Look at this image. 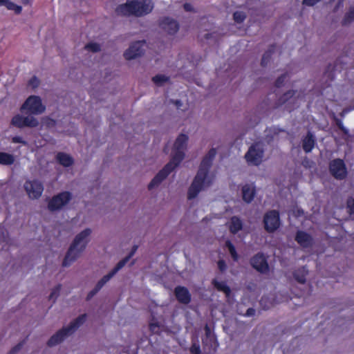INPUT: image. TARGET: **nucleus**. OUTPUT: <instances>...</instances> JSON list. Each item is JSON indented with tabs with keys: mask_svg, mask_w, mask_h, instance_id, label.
Returning a JSON list of instances; mask_svg holds the SVG:
<instances>
[{
	"mask_svg": "<svg viewBox=\"0 0 354 354\" xmlns=\"http://www.w3.org/2000/svg\"><path fill=\"white\" fill-rule=\"evenodd\" d=\"M216 154V149L212 148L203 158L198 171L189 187L187 192L189 200L195 198L204 186L209 187L212 184V180L207 178Z\"/></svg>",
	"mask_w": 354,
	"mask_h": 354,
	"instance_id": "1",
	"label": "nucleus"
},
{
	"mask_svg": "<svg viewBox=\"0 0 354 354\" xmlns=\"http://www.w3.org/2000/svg\"><path fill=\"white\" fill-rule=\"evenodd\" d=\"M152 9L151 0H127L125 3L119 5L115 12L122 16L142 17L149 13Z\"/></svg>",
	"mask_w": 354,
	"mask_h": 354,
	"instance_id": "2",
	"label": "nucleus"
},
{
	"mask_svg": "<svg viewBox=\"0 0 354 354\" xmlns=\"http://www.w3.org/2000/svg\"><path fill=\"white\" fill-rule=\"evenodd\" d=\"M91 233V229L86 228L75 236L63 260L62 266H69L79 257L86 248L88 242L87 239Z\"/></svg>",
	"mask_w": 354,
	"mask_h": 354,
	"instance_id": "3",
	"label": "nucleus"
},
{
	"mask_svg": "<svg viewBox=\"0 0 354 354\" xmlns=\"http://www.w3.org/2000/svg\"><path fill=\"white\" fill-rule=\"evenodd\" d=\"M184 157L185 151L183 150H174L170 161L158 171L148 185L149 190L158 186L180 164Z\"/></svg>",
	"mask_w": 354,
	"mask_h": 354,
	"instance_id": "4",
	"label": "nucleus"
},
{
	"mask_svg": "<svg viewBox=\"0 0 354 354\" xmlns=\"http://www.w3.org/2000/svg\"><path fill=\"white\" fill-rule=\"evenodd\" d=\"M86 319V314L79 315L76 319L73 320L68 326L63 327L59 330L55 334L52 335L47 342L49 347L56 346L62 342L66 337L73 334L78 328H80Z\"/></svg>",
	"mask_w": 354,
	"mask_h": 354,
	"instance_id": "5",
	"label": "nucleus"
},
{
	"mask_svg": "<svg viewBox=\"0 0 354 354\" xmlns=\"http://www.w3.org/2000/svg\"><path fill=\"white\" fill-rule=\"evenodd\" d=\"M21 111H27L28 113L39 115L43 113L46 107L42 104L41 98L37 95L28 97L20 108Z\"/></svg>",
	"mask_w": 354,
	"mask_h": 354,
	"instance_id": "6",
	"label": "nucleus"
},
{
	"mask_svg": "<svg viewBox=\"0 0 354 354\" xmlns=\"http://www.w3.org/2000/svg\"><path fill=\"white\" fill-rule=\"evenodd\" d=\"M72 199V194L68 191L62 192L53 196L48 203V209L50 212L62 209Z\"/></svg>",
	"mask_w": 354,
	"mask_h": 354,
	"instance_id": "7",
	"label": "nucleus"
},
{
	"mask_svg": "<svg viewBox=\"0 0 354 354\" xmlns=\"http://www.w3.org/2000/svg\"><path fill=\"white\" fill-rule=\"evenodd\" d=\"M263 225L265 230L268 233L274 232L280 226V215L277 210H269L264 214Z\"/></svg>",
	"mask_w": 354,
	"mask_h": 354,
	"instance_id": "8",
	"label": "nucleus"
},
{
	"mask_svg": "<svg viewBox=\"0 0 354 354\" xmlns=\"http://www.w3.org/2000/svg\"><path fill=\"white\" fill-rule=\"evenodd\" d=\"M264 150L259 143L252 144L245 155L249 165L259 166L262 162Z\"/></svg>",
	"mask_w": 354,
	"mask_h": 354,
	"instance_id": "9",
	"label": "nucleus"
},
{
	"mask_svg": "<svg viewBox=\"0 0 354 354\" xmlns=\"http://www.w3.org/2000/svg\"><path fill=\"white\" fill-rule=\"evenodd\" d=\"M330 174L337 180H344L346 178L348 171L344 161L340 158H335L329 163Z\"/></svg>",
	"mask_w": 354,
	"mask_h": 354,
	"instance_id": "10",
	"label": "nucleus"
},
{
	"mask_svg": "<svg viewBox=\"0 0 354 354\" xmlns=\"http://www.w3.org/2000/svg\"><path fill=\"white\" fill-rule=\"evenodd\" d=\"M10 124L19 129L24 127L35 128L38 127L39 121L33 116H23L17 114L12 117Z\"/></svg>",
	"mask_w": 354,
	"mask_h": 354,
	"instance_id": "11",
	"label": "nucleus"
},
{
	"mask_svg": "<svg viewBox=\"0 0 354 354\" xmlns=\"http://www.w3.org/2000/svg\"><path fill=\"white\" fill-rule=\"evenodd\" d=\"M251 266L257 272L261 274H266L270 270L267 257L261 252H259L254 254L250 260Z\"/></svg>",
	"mask_w": 354,
	"mask_h": 354,
	"instance_id": "12",
	"label": "nucleus"
},
{
	"mask_svg": "<svg viewBox=\"0 0 354 354\" xmlns=\"http://www.w3.org/2000/svg\"><path fill=\"white\" fill-rule=\"evenodd\" d=\"M24 189L30 198L37 199L43 193L44 186L37 180H27L24 184Z\"/></svg>",
	"mask_w": 354,
	"mask_h": 354,
	"instance_id": "13",
	"label": "nucleus"
},
{
	"mask_svg": "<svg viewBox=\"0 0 354 354\" xmlns=\"http://www.w3.org/2000/svg\"><path fill=\"white\" fill-rule=\"evenodd\" d=\"M145 41H137L132 43L124 53V57L127 60H131L144 54Z\"/></svg>",
	"mask_w": 354,
	"mask_h": 354,
	"instance_id": "14",
	"label": "nucleus"
},
{
	"mask_svg": "<svg viewBox=\"0 0 354 354\" xmlns=\"http://www.w3.org/2000/svg\"><path fill=\"white\" fill-rule=\"evenodd\" d=\"M159 25L162 29L171 35H175L179 30L178 21L168 17L162 18L160 21Z\"/></svg>",
	"mask_w": 354,
	"mask_h": 354,
	"instance_id": "15",
	"label": "nucleus"
},
{
	"mask_svg": "<svg viewBox=\"0 0 354 354\" xmlns=\"http://www.w3.org/2000/svg\"><path fill=\"white\" fill-rule=\"evenodd\" d=\"M295 240L302 248H311L314 244L313 236L303 230H298L296 232Z\"/></svg>",
	"mask_w": 354,
	"mask_h": 354,
	"instance_id": "16",
	"label": "nucleus"
},
{
	"mask_svg": "<svg viewBox=\"0 0 354 354\" xmlns=\"http://www.w3.org/2000/svg\"><path fill=\"white\" fill-rule=\"evenodd\" d=\"M174 295L178 302L183 304H188L192 300V295L185 286H176L174 289Z\"/></svg>",
	"mask_w": 354,
	"mask_h": 354,
	"instance_id": "17",
	"label": "nucleus"
},
{
	"mask_svg": "<svg viewBox=\"0 0 354 354\" xmlns=\"http://www.w3.org/2000/svg\"><path fill=\"white\" fill-rule=\"evenodd\" d=\"M203 348L207 354H214L218 346L216 337L202 338Z\"/></svg>",
	"mask_w": 354,
	"mask_h": 354,
	"instance_id": "18",
	"label": "nucleus"
},
{
	"mask_svg": "<svg viewBox=\"0 0 354 354\" xmlns=\"http://www.w3.org/2000/svg\"><path fill=\"white\" fill-rule=\"evenodd\" d=\"M114 275L109 272L98 281L95 288L86 295V300L90 301Z\"/></svg>",
	"mask_w": 354,
	"mask_h": 354,
	"instance_id": "19",
	"label": "nucleus"
},
{
	"mask_svg": "<svg viewBox=\"0 0 354 354\" xmlns=\"http://www.w3.org/2000/svg\"><path fill=\"white\" fill-rule=\"evenodd\" d=\"M256 194L255 187L246 184L242 187L243 200L247 203H251Z\"/></svg>",
	"mask_w": 354,
	"mask_h": 354,
	"instance_id": "20",
	"label": "nucleus"
},
{
	"mask_svg": "<svg viewBox=\"0 0 354 354\" xmlns=\"http://www.w3.org/2000/svg\"><path fill=\"white\" fill-rule=\"evenodd\" d=\"M243 228V222L241 218L236 216H233L230 218L229 230L233 234H236Z\"/></svg>",
	"mask_w": 354,
	"mask_h": 354,
	"instance_id": "21",
	"label": "nucleus"
},
{
	"mask_svg": "<svg viewBox=\"0 0 354 354\" xmlns=\"http://www.w3.org/2000/svg\"><path fill=\"white\" fill-rule=\"evenodd\" d=\"M315 140L313 135L308 132L302 140V147L306 153H310L315 147Z\"/></svg>",
	"mask_w": 354,
	"mask_h": 354,
	"instance_id": "22",
	"label": "nucleus"
},
{
	"mask_svg": "<svg viewBox=\"0 0 354 354\" xmlns=\"http://www.w3.org/2000/svg\"><path fill=\"white\" fill-rule=\"evenodd\" d=\"M56 159L61 165L65 167H71L74 162L73 158L70 155L64 152L57 153Z\"/></svg>",
	"mask_w": 354,
	"mask_h": 354,
	"instance_id": "23",
	"label": "nucleus"
},
{
	"mask_svg": "<svg viewBox=\"0 0 354 354\" xmlns=\"http://www.w3.org/2000/svg\"><path fill=\"white\" fill-rule=\"evenodd\" d=\"M212 284L218 291L225 293L226 297L230 295L231 289L225 281H218L217 279H214L212 281Z\"/></svg>",
	"mask_w": 354,
	"mask_h": 354,
	"instance_id": "24",
	"label": "nucleus"
},
{
	"mask_svg": "<svg viewBox=\"0 0 354 354\" xmlns=\"http://www.w3.org/2000/svg\"><path fill=\"white\" fill-rule=\"evenodd\" d=\"M188 141V136L184 133H180L174 142V150H183L186 149L187 143Z\"/></svg>",
	"mask_w": 354,
	"mask_h": 354,
	"instance_id": "25",
	"label": "nucleus"
},
{
	"mask_svg": "<svg viewBox=\"0 0 354 354\" xmlns=\"http://www.w3.org/2000/svg\"><path fill=\"white\" fill-rule=\"evenodd\" d=\"M297 91L289 90L284 93L275 103V108H278L285 104L290 98H292L296 93Z\"/></svg>",
	"mask_w": 354,
	"mask_h": 354,
	"instance_id": "26",
	"label": "nucleus"
},
{
	"mask_svg": "<svg viewBox=\"0 0 354 354\" xmlns=\"http://www.w3.org/2000/svg\"><path fill=\"white\" fill-rule=\"evenodd\" d=\"M133 252H130L129 254L120 260L116 266L110 271L112 274L115 275L120 270H121L130 260V259L134 255Z\"/></svg>",
	"mask_w": 354,
	"mask_h": 354,
	"instance_id": "27",
	"label": "nucleus"
},
{
	"mask_svg": "<svg viewBox=\"0 0 354 354\" xmlns=\"http://www.w3.org/2000/svg\"><path fill=\"white\" fill-rule=\"evenodd\" d=\"M15 157L12 154L6 152H0V165H12L15 162Z\"/></svg>",
	"mask_w": 354,
	"mask_h": 354,
	"instance_id": "28",
	"label": "nucleus"
},
{
	"mask_svg": "<svg viewBox=\"0 0 354 354\" xmlns=\"http://www.w3.org/2000/svg\"><path fill=\"white\" fill-rule=\"evenodd\" d=\"M275 45H271L269 48L268 49V50H266L263 56H262V59H261V65L263 67L266 66L267 64L270 62V59H271V56L273 53V52L274 51V49H275Z\"/></svg>",
	"mask_w": 354,
	"mask_h": 354,
	"instance_id": "29",
	"label": "nucleus"
},
{
	"mask_svg": "<svg viewBox=\"0 0 354 354\" xmlns=\"http://www.w3.org/2000/svg\"><path fill=\"white\" fill-rule=\"evenodd\" d=\"M3 6H6L9 10H13L16 15H19L22 11L21 6H18L10 0H5Z\"/></svg>",
	"mask_w": 354,
	"mask_h": 354,
	"instance_id": "30",
	"label": "nucleus"
},
{
	"mask_svg": "<svg viewBox=\"0 0 354 354\" xmlns=\"http://www.w3.org/2000/svg\"><path fill=\"white\" fill-rule=\"evenodd\" d=\"M354 21V6L351 8L349 10L346 12L342 21V26H347Z\"/></svg>",
	"mask_w": 354,
	"mask_h": 354,
	"instance_id": "31",
	"label": "nucleus"
},
{
	"mask_svg": "<svg viewBox=\"0 0 354 354\" xmlns=\"http://www.w3.org/2000/svg\"><path fill=\"white\" fill-rule=\"evenodd\" d=\"M160 324L154 317L149 324V329L152 334L159 335L160 333Z\"/></svg>",
	"mask_w": 354,
	"mask_h": 354,
	"instance_id": "32",
	"label": "nucleus"
},
{
	"mask_svg": "<svg viewBox=\"0 0 354 354\" xmlns=\"http://www.w3.org/2000/svg\"><path fill=\"white\" fill-rule=\"evenodd\" d=\"M225 247L228 249V251L234 261H237L239 260V254L236 250L234 245L232 243L227 240L225 241Z\"/></svg>",
	"mask_w": 354,
	"mask_h": 354,
	"instance_id": "33",
	"label": "nucleus"
},
{
	"mask_svg": "<svg viewBox=\"0 0 354 354\" xmlns=\"http://www.w3.org/2000/svg\"><path fill=\"white\" fill-rule=\"evenodd\" d=\"M152 81L156 86H160L163 84L169 82V77L165 75H156L152 77Z\"/></svg>",
	"mask_w": 354,
	"mask_h": 354,
	"instance_id": "34",
	"label": "nucleus"
},
{
	"mask_svg": "<svg viewBox=\"0 0 354 354\" xmlns=\"http://www.w3.org/2000/svg\"><path fill=\"white\" fill-rule=\"evenodd\" d=\"M293 275L297 281L300 283H305L306 279L304 268L302 270L299 269L295 271Z\"/></svg>",
	"mask_w": 354,
	"mask_h": 354,
	"instance_id": "35",
	"label": "nucleus"
},
{
	"mask_svg": "<svg viewBox=\"0 0 354 354\" xmlns=\"http://www.w3.org/2000/svg\"><path fill=\"white\" fill-rule=\"evenodd\" d=\"M246 19V15L242 11H236L233 14V19L238 24L243 23Z\"/></svg>",
	"mask_w": 354,
	"mask_h": 354,
	"instance_id": "36",
	"label": "nucleus"
},
{
	"mask_svg": "<svg viewBox=\"0 0 354 354\" xmlns=\"http://www.w3.org/2000/svg\"><path fill=\"white\" fill-rule=\"evenodd\" d=\"M191 354H201V346L197 339H192V345L189 348Z\"/></svg>",
	"mask_w": 354,
	"mask_h": 354,
	"instance_id": "37",
	"label": "nucleus"
},
{
	"mask_svg": "<svg viewBox=\"0 0 354 354\" xmlns=\"http://www.w3.org/2000/svg\"><path fill=\"white\" fill-rule=\"evenodd\" d=\"M84 48L88 51H91L93 53H97L100 51L101 47L100 45L95 42H89L85 45Z\"/></svg>",
	"mask_w": 354,
	"mask_h": 354,
	"instance_id": "38",
	"label": "nucleus"
},
{
	"mask_svg": "<svg viewBox=\"0 0 354 354\" xmlns=\"http://www.w3.org/2000/svg\"><path fill=\"white\" fill-rule=\"evenodd\" d=\"M333 120L335 122V124L339 128V129L344 134V135H348L349 131L348 129H346L342 119L337 118L335 115L333 117Z\"/></svg>",
	"mask_w": 354,
	"mask_h": 354,
	"instance_id": "39",
	"label": "nucleus"
},
{
	"mask_svg": "<svg viewBox=\"0 0 354 354\" xmlns=\"http://www.w3.org/2000/svg\"><path fill=\"white\" fill-rule=\"evenodd\" d=\"M287 76H288L287 73H283V74L281 75L279 77H278L277 79L275 80L274 86L277 88H281L283 85L284 82L286 81V80L287 78Z\"/></svg>",
	"mask_w": 354,
	"mask_h": 354,
	"instance_id": "40",
	"label": "nucleus"
},
{
	"mask_svg": "<svg viewBox=\"0 0 354 354\" xmlns=\"http://www.w3.org/2000/svg\"><path fill=\"white\" fill-rule=\"evenodd\" d=\"M61 287H62V286L60 284H58L52 290V291L49 295V300L57 299V297L59 295V292L61 290Z\"/></svg>",
	"mask_w": 354,
	"mask_h": 354,
	"instance_id": "41",
	"label": "nucleus"
},
{
	"mask_svg": "<svg viewBox=\"0 0 354 354\" xmlns=\"http://www.w3.org/2000/svg\"><path fill=\"white\" fill-rule=\"evenodd\" d=\"M43 122L46 127L47 128H52L55 127L57 122L55 120L50 118V117H45L43 118Z\"/></svg>",
	"mask_w": 354,
	"mask_h": 354,
	"instance_id": "42",
	"label": "nucleus"
},
{
	"mask_svg": "<svg viewBox=\"0 0 354 354\" xmlns=\"http://www.w3.org/2000/svg\"><path fill=\"white\" fill-rule=\"evenodd\" d=\"M346 206L350 214H354V198L349 197L346 201Z\"/></svg>",
	"mask_w": 354,
	"mask_h": 354,
	"instance_id": "43",
	"label": "nucleus"
},
{
	"mask_svg": "<svg viewBox=\"0 0 354 354\" xmlns=\"http://www.w3.org/2000/svg\"><path fill=\"white\" fill-rule=\"evenodd\" d=\"M24 344V342H19L16 346H15L13 348H12L8 354H16L17 352H19L21 349Z\"/></svg>",
	"mask_w": 354,
	"mask_h": 354,
	"instance_id": "44",
	"label": "nucleus"
},
{
	"mask_svg": "<svg viewBox=\"0 0 354 354\" xmlns=\"http://www.w3.org/2000/svg\"><path fill=\"white\" fill-rule=\"evenodd\" d=\"M24 344V342H19L16 346H15L13 348H12L8 354H16L17 352H19L21 349Z\"/></svg>",
	"mask_w": 354,
	"mask_h": 354,
	"instance_id": "45",
	"label": "nucleus"
},
{
	"mask_svg": "<svg viewBox=\"0 0 354 354\" xmlns=\"http://www.w3.org/2000/svg\"><path fill=\"white\" fill-rule=\"evenodd\" d=\"M205 336L203 338H209L212 337H216V335L212 333L210 327L206 324L204 327Z\"/></svg>",
	"mask_w": 354,
	"mask_h": 354,
	"instance_id": "46",
	"label": "nucleus"
},
{
	"mask_svg": "<svg viewBox=\"0 0 354 354\" xmlns=\"http://www.w3.org/2000/svg\"><path fill=\"white\" fill-rule=\"evenodd\" d=\"M322 0H303L302 4L306 6H314Z\"/></svg>",
	"mask_w": 354,
	"mask_h": 354,
	"instance_id": "47",
	"label": "nucleus"
},
{
	"mask_svg": "<svg viewBox=\"0 0 354 354\" xmlns=\"http://www.w3.org/2000/svg\"><path fill=\"white\" fill-rule=\"evenodd\" d=\"M218 268L220 271L224 272L227 268V265L225 263V261L223 259H220L217 262Z\"/></svg>",
	"mask_w": 354,
	"mask_h": 354,
	"instance_id": "48",
	"label": "nucleus"
},
{
	"mask_svg": "<svg viewBox=\"0 0 354 354\" xmlns=\"http://www.w3.org/2000/svg\"><path fill=\"white\" fill-rule=\"evenodd\" d=\"M12 142L13 143H19V144L26 145V142L21 136H18L12 137Z\"/></svg>",
	"mask_w": 354,
	"mask_h": 354,
	"instance_id": "49",
	"label": "nucleus"
},
{
	"mask_svg": "<svg viewBox=\"0 0 354 354\" xmlns=\"http://www.w3.org/2000/svg\"><path fill=\"white\" fill-rule=\"evenodd\" d=\"M28 84L33 87H37L39 86V80L35 77H32L28 82Z\"/></svg>",
	"mask_w": 354,
	"mask_h": 354,
	"instance_id": "50",
	"label": "nucleus"
},
{
	"mask_svg": "<svg viewBox=\"0 0 354 354\" xmlns=\"http://www.w3.org/2000/svg\"><path fill=\"white\" fill-rule=\"evenodd\" d=\"M183 8H184L185 10L188 11V12H191L194 10L192 5L189 3H185L183 5Z\"/></svg>",
	"mask_w": 354,
	"mask_h": 354,
	"instance_id": "51",
	"label": "nucleus"
},
{
	"mask_svg": "<svg viewBox=\"0 0 354 354\" xmlns=\"http://www.w3.org/2000/svg\"><path fill=\"white\" fill-rule=\"evenodd\" d=\"M255 312L256 311L253 308H249L246 311L245 315L248 317L253 316L254 315Z\"/></svg>",
	"mask_w": 354,
	"mask_h": 354,
	"instance_id": "52",
	"label": "nucleus"
},
{
	"mask_svg": "<svg viewBox=\"0 0 354 354\" xmlns=\"http://www.w3.org/2000/svg\"><path fill=\"white\" fill-rule=\"evenodd\" d=\"M173 102L177 106V108H180V106L182 105V102L179 100H174Z\"/></svg>",
	"mask_w": 354,
	"mask_h": 354,
	"instance_id": "53",
	"label": "nucleus"
},
{
	"mask_svg": "<svg viewBox=\"0 0 354 354\" xmlns=\"http://www.w3.org/2000/svg\"><path fill=\"white\" fill-rule=\"evenodd\" d=\"M137 249H138V246L137 245H133L131 251L133 252L134 253H136Z\"/></svg>",
	"mask_w": 354,
	"mask_h": 354,
	"instance_id": "54",
	"label": "nucleus"
},
{
	"mask_svg": "<svg viewBox=\"0 0 354 354\" xmlns=\"http://www.w3.org/2000/svg\"><path fill=\"white\" fill-rule=\"evenodd\" d=\"M211 35L210 33H207L205 36V39H209L211 37Z\"/></svg>",
	"mask_w": 354,
	"mask_h": 354,
	"instance_id": "55",
	"label": "nucleus"
},
{
	"mask_svg": "<svg viewBox=\"0 0 354 354\" xmlns=\"http://www.w3.org/2000/svg\"><path fill=\"white\" fill-rule=\"evenodd\" d=\"M345 112H346V111H345V110H344V111L340 113V115H341L342 117H344V113H345Z\"/></svg>",
	"mask_w": 354,
	"mask_h": 354,
	"instance_id": "56",
	"label": "nucleus"
},
{
	"mask_svg": "<svg viewBox=\"0 0 354 354\" xmlns=\"http://www.w3.org/2000/svg\"><path fill=\"white\" fill-rule=\"evenodd\" d=\"M5 0H0V6H3Z\"/></svg>",
	"mask_w": 354,
	"mask_h": 354,
	"instance_id": "57",
	"label": "nucleus"
},
{
	"mask_svg": "<svg viewBox=\"0 0 354 354\" xmlns=\"http://www.w3.org/2000/svg\"><path fill=\"white\" fill-rule=\"evenodd\" d=\"M151 2H152V0H151Z\"/></svg>",
	"mask_w": 354,
	"mask_h": 354,
	"instance_id": "58",
	"label": "nucleus"
}]
</instances>
